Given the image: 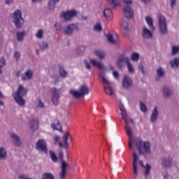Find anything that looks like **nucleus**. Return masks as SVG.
<instances>
[{
  "instance_id": "23",
  "label": "nucleus",
  "mask_w": 179,
  "mask_h": 179,
  "mask_svg": "<svg viewBox=\"0 0 179 179\" xmlns=\"http://www.w3.org/2000/svg\"><path fill=\"white\" fill-rule=\"evenodd\" d=\"M90 62L93 65V66L98 68V69H104V64L100 62H98L95 59H90Z\"/></svg>"
},
{
  "instance_id": "53",
  "label": "nucleus",
  "mask_w": 179,
  "mask_h": 179,
  "mask_svg": "<svg viewBox=\"0 0 179 179\" xmlns=\"http://www.w3.org/2000/svg\"><path fill=\"white\" fill-rule=\"evenodd\" d=\"M94 31H101V24L96 23L94 27Z\"/></svg>"
},
{
  "instance_id": "6",
  "label": "nucleus",
  "mask_w": 179,
  "mask_h": 179,
  "mask_svg": "<svg viewBox=\"0 0 179 179\" xmlns=\"http://www.w3.org/2000/svg\"><path fill=\"white\" fill-rule=\"evenodd\" d=\"M138 163L143 169L144 168L145 165L143 164V162L139 161V157L136 152H133V174L134 177L138 176Z\"/></svg>"
},
{
  "instance_id": "55",
  "label": "nucleus",
  "mask_w": 179,
  "mask_h": 179,
  "mask_svg": "<svg viewBox=\"0 0 179 179\" xmlns=\"http://www.w3.org/2000/svg\"><path fill=\"white\" fill-rule=\"evenodd\" d=\"M55 27L57 31H59V30L62 29V24H61V23L56 22L55 24Z\"/></svg>"
},
{
  "instance_id": "51",
  "label": "nucleus",
  "mask_w": 179,
  "mask_h": 179,
  "mask_svg": "<svg viewBox=\"0 0 179 179\" xmlns=\"http://www.w3.org/2000/svg\"><path fill=\"white\" fill-rule=\"evenodd\" d=\"M83 64L85 68L87 69V71H92V66L90 65V63H89L87 60H84Z\"/></svg>"
},
{
  "instance_id": "27",
  "label": "nucleus",
  "mask_w": 179,
  "mask_h": 179,
  "mask_svg": "<svg viewBox=\"0 0 179 179\" xmlns=\"http://www.w3.org/2000/svg\"><path fill=\"white\" fill-rule=\"evenodd\" d=\"M94 55L99 58V59H104L106 58V52L100 50L94 51Z\"/></svg>"
},
{
  "instance_id": "30",
  "label": "nucleus",
  "mask_w": 179,
  "mask_h": 179,
  "mask_svg": "<svg viewBox=\"0 0 179 179\" xmlns=\"http://www.w3.org/2000/svg\"><path fill=\"white\" fill-rule=\"evenodd\" d=\"M144 176L146 178L150 176V170H152V166L149 164H146L144 166Z\"/></svg>"
},
{
  "instance_id": "39",
  "label": "nucleus",
  "mask_w": 179,
  "mask_h": 179,
  "mask_svg": "<svg viewBox=\"0 0 179 179\" xmlns=\"http://www.w3.org/2000/svg\"><path fill=\"white\" fill-rule=\"evenodd\" d=\"M85 50L86 47L83 45L78 46L76 48V53L78 54V55H82L83 52H85Z\"/></svg>"
},
{
  "instance_id": "17",
  "label": "nucleus",
  "mask_w": 179,
  "mask_h": 179,
  "mask_svg": "<svg viewBox=\"0 0 179 179\" xmlns=\"http://www.w3.org/2000/svg\"><path fill=\"white\" fill-rule=\"evenodd\" d=\"M132 86V79L129 76H124L122 80V87L124 89H129Z\"/></svg>"
},
{
  "instance_id": "26",
  "label": "nucleus",
  "mask_w": 179,
  "mask_h": 179,
  "mask_svg": "<svg viewBox=\"0 0 179 179\" xmlns=\"http://www.w3.org/2000/svg\"><path fill=\"white\" fill-rule=\"evenodd\" d=\"M157 77L155 78V80L157 82H159L160 80V78H163L164 76V69L163 68L159 67L157 69Z\"/></svg>"
},
{
  "instance_id": "31",
  "label": "nucleus",
  "mask_w": 179,
  "mask_h": 179,
  "mask_svg": "<svg viewBox=\"0 0 179 179\" xmlns=\"http://www.w3.org/2000/svg\"><path fill=\"white\" fill-rule=\"evenodd\" d=\"M6 156H8V152L6 151V148L3 147L0 148V160H3L6 159Z\"/></svg>"
},
{
  "instance_id": "62",
  "label": "nucleus",
  "mask_w": 179,
  "mask_h": 179,
  "mask_svg": "<svg viewBox=\"0 0 179 179\" xmlns=\"http://www.w3.org/2000/svg\"><path fill=\"white\" fill-rule=\"evenodd\" d=\"M123 2L126 3V5H132V0H123Z\"/></svg>"
},
{
  "instance_id": "45",
  "label": "nucleus",
  "mask_w": 179,
  "mask_h": 179,
  "mask_svg": "<svg viewBox=\"0 0 179 179\" xmlns=\"http://www.w3.org/2000/svg\"><path fill=\"white\" fill-rule=\"evenodd\" d=\"M121 3V0H111L110 1V6L115 8H117V6H120Z\"/></svg>"
},
{
  "instance_id": "35",
  "label": "nucleus",
  "mask_w": 179,
  "mask_h": 179,
  "mask_svg": "<svg viewBox=\"0 0 179 179\" xmlns=\"http://www.w3.org/2000/svg\"><path fill=\"white\" fill-rule=\"evenodd\" d=\"M119 108L121 111L122 120L127 118V110H125V107L124 106V105L120 103L119 105Z\"/></svg>"
},
{
  "instance_id": "16",
  "label": "nucleus",
  "mask_w": 179,
  "mask_h": 179,
  "mask_svg": "<svg viewBox=\"0 0 179 179\" xmlns=\"http://www.w3.org/2000/svg\"><path fill=\"white\" fill-rule=\"evenodd\" d=\"M10 136L13 139V145H15L17 148H20V146H22V144L20 137H19V136L15 133H12L10 134Z\"/></svg>"
},
{
  "instance_id": "25",
  "label": "nucleus",
  "mask_w": 179,
  "mask_h": 179,
  "mask_svg": "<svg viewBox=\"0 0 179 179\" xmlns=\"http://www.w3.org/2000/svg\"><path fill=\"white\" fill-rule=\"evenodd\" d=\"M33 78V71L28 70L22 75V80H30Z\"/></svg>"
},
{
  "instance_id": "8",
  "label": "nucleus",
  "mask_w": 179,
  "mask_h": 179,
  "mask_svg": "<svg viewBox=\"0 0 179 179\" xmlns=\"http://www.w3.org/2000/svg\"><path fill=\"white\" fill-rule=\"evenodd\" d=\"M78 15V12L75 10H70L68 11H62L60 13V17L64 18V22H71L75 16Z\"/></svg>"
},
{
  "instance_id": "36",
  "label": "nucleus",
  "mask_w": 179,
  "mask_h": 179,
  "mask_svg": "<svg viewBox=\"0 0 179 179\" xmlns=\"http://www.w3.org/2000/svg\"><path fill=\"white\" fill-rule=\"evenodd\" d=\"M51 127L55 131H61L62 129V126H61V124L59 123V120H57L56 124L52 123V125H51Z\"/></svg>"
},
{
  "instance_id": "19",
  "label": "nucleus",
  "mask_w": 179,
  "mask_h": 179,
  "mask_svg": "<svg viewBox=\"0 0 179 179\" xmlns=\"http://www.w3.org/2000/svg\"><path fill=\"white\" fill-rule=\"evenodd\" d=\"M27 94V89L24 88L23 85H20L17 92L13 94L14 96H20L21 97H24Z\"/></svg>"
},
{
  "instance_id": "61",
  "label": "nucleus",
  "mask_w": 179,
  "mask_h": 179,
  "mask_svg": "<svg viewBox=\"0 0 179 179\" xmlns=\"http://www.w3.org/2000/svg\"><path fill=\"white\" fill-rule=\"evenodd\" d=\"M162 176L164 177V179H169V173L167 172H163Z\"/></svg>"
},
{
  "instance_id": "7",
  "label": "nucleus",
  "mask_w": 179,
  "mask_h": 179,
  "mask_svg": "<svg viewBox=\"0 0 179 179\" xmlns=\"http://www.w3.org/2000/svg\"><path fill=\"white\" fill-rule=\"evenodd\" d=\"M158 20L159 32L161 33V34H167V33H169V31L167 29V22H166V17H164V16L162 15H159L158 16Z\"/></svg>"
},
{
  "instance_id": "59",
  "label": "nucleus",
  "mask_w": 179,
  "mask_h": 179,
  "mask_svg": "<svg viewBox=\"0 0 179 179\" xmlns=\"http://www.w3.org/2000/svg\"><path fill=\"white\" fill-rule=\"evenodd\" d=\"M113 75L115 79H120V74L117 71H113Z\"/></svg>"
},
{
  "instance_id": "2",
  "label": "nucleus",
  "mask_w": 179,
  "mask_h": 179,
  "mask_svg": "<svg viewBox=\"0 0 179 179\" xmlns=\"http://www.w3.org/2000/svg\"><path fill=\"white\" fill-rule=\"evenodd\" d=\"M12 22L14 23L15 27L17 29H21L23 26L24 20L23 17H22V11L20 10H16L14 13L11 15Z\"/></svg>"
},
{
  "instance_id": "11",
  "label": "nucleus",
  "mask_w": 179,
  "mask_h": 179,
  "mask_svg": "<svg viewBox=\"0 0 179 179\" xmlns=\"http://www.w3.org/2000/svg\"><path fill=\"white\" fill-rule=\"evenodd\" d=\"M128 61H129V58L124 55V54H122L117 59L116 62V65L118 66L119 69H122L124 68V62H125L127 64L128 63Z\"/></svg>"
},
{
  "instance_id": "22",
  "label": "nucleus",
  "mask_w": 179,
  "mask_h": 179,
  "mask_svg": "<svg viewBox=\"0 0 179 179\" xmlns=\"http://www.w3.org/2000/svg\"><path fill=\"white\" fill-rule=\"evenodd\" d=\"M159 117V110H157V106L154 107L151 113L150 121L151 122H156L157 117Z\"/></svg>"
},
{
  "instance_id": "4",
  "label": "nucleus",
  "mask_w": 179,
  "mask_h": 179,
  "mask_svg": "<svg viewBox=\"0 0 179 179\" xmlns=\"http://www.w3.org/2000/svg\"><path fill=\"white\" fill-rule=\"evenodd\" d=\"M99 78L102 80L103 84L104 85V92L108 96H114V90L112 87H108L110 86V81L106 78V75L103 72L99 73Z\"/></svg>"
},
{
  "instance_id": "5",
  "label": "nucleus",
  "mask_w": 179,
  "mask_h": 179,
  "mask_svg": "<svg viewBox=\"0 0 179 179\" xmlns=\"http://www.w3.org/2000/svg\"><path fill=\"white\" fill-rule=\"evenodd\" d=\"M123 120L126 124L125 131H126L127 135L129 136V150H134V136H133L132 130L131 129V127L128 124H129V121L128 120V119L127 117Z\"/></svg>"
},
{
  "instance_id": "37",
  "label": "nucleus",
  "mask_w": 179,
  "mask_h": 179,
  "mask_svg": "<svg viewBox=\"0 0 179 179\" xmlns=\"http://www.w3.org/2000/svg\"><path fill=\"white\" fill-rule=\"evenodd\" d=\"M59 76H61V78H63L64 79L68 77V71H66V70H65V69H64L63 67H59Z\"/></svg>"
},
{
  "instance_id": "21",
  "label": "nucleus",
  "mask_w": 179,
  "mask_h": 179,
  "mask_svg": "<svg viewBox=\"0 0 179 179\" xmlns=\"http://www.w3.org/2000/svg\"><path fill=\"white\" fill-rule=\"evenodd\" d=\"M103 16L106 20H111L113 19V11L110 8H105L103 10Z\"/></svg>"
},
{
  "instance_id": "9",
  "label": "nucleus",
  "mask_w": 179,
  "mask_h": 179,
  "mask_svg": "<svg viewBox=\"0 0 179 179\" xmlns=\"http://www.w3.org/2000/svg\"><path fill=\"white\" fill-rule=\"evenodd\" d=\"M75 31H79V26L77 24H70L64 29L66 36H72Z\"/></svg>"
},
{
  "instance_id": "18",
  "label": "nucleus",
  "mask_w": 179,
  "mask_h": 179,
  "mask_svg": "<svg viewBox=\"0 0 179 179\" xmlns=\"http://www.w3.org/2000/svg\"><path fill=\"white\" fill-rule=\"evenodd\" d=\"M13 97L19 107H24V106H26V101L23 99V96L13 95Z\"/></svg>"
},
{
  "instance_id": "42",
  "label": "nucleus",
  "mask_w": 179,
  "mask_h": 179,
  "mask_svg": "<svg viewBox=\"0 0 179 179\" xmlns=\"http://www.w3.org/2000/svg\"><path fill=\"white\" fill-rule=\"evenodd\" d=\"M139 57H140L139 53L133 52V53H131V59L134 62H138V61H139Z\"/></svg>"
},
{
  "instance_id": "41",
  "label": "nucleus",
  "mask_w": 179,
  "mask_h": 179,
  "mask_svg": "<svg viewBox=\"0 0 179 179\" xmlns=\"http://www.w3.org/2000/svg\"><path fill=\"white\" fill-rule=\"evenodd\" d=\"M42 179H55V177L51 173H44L42 174Z\"/></svg>"
},
{
  "instance_id": "1",
  "label": "nucleus",
  "mask_w": 179,
  "mask_h": 179,
  "mask_svg": "<svg viewBox=\"0 0 179 179\" xmlns=\"http://www.w3.org/2000/svg\"><path fill=\"white\" fill-rule=\"evenodd\" d=\"M135 145L138 150L139 155L145 156V153L147 155H150V153H152V151L150 150V143H149V142L145 141L143 144L142 138L138 137L135 139ZM142 148H143L145 152L142 150Z\"/></svg>"
},
{
  "instance_id": "13",
  "label": "nucleus",
  "mask_w": 179,
  "mask_h": 179,
  "mask_svg": "<svg viewBox=\"0 0 179 179\" xmlns=\"http://www.w3.org/2000/svg\"><path fill=\"white\" fill-rule=\"evenodd\" d=\"M59 90H57V88H53L52 90V103L54 106H58V100L59 99Z\"/></svg>"
},
{
  "instance_id": "56",
  "label": "nucleus",
  "mask_w": 179,
  "mask_h": 179,
  "mask_svg": "<svg viewBox=\"0 0 179 179\" xmlns=\"http://www.w3.org/2000/svg\"><path fill=\"white\" fill-rule=\"evenodd\" d=\"M122 27L126 31H128L129 28H128V22L123 21L122 23Z\"/></svg>"
},
{
  "instance_id": "20",
  "label": "nucleus",
  "mask_w": 179,
  "mask_h": 179,
  "mask_svg": "<svg viewBox=\"0 0 179 179\" xmlns=\"http://www.w3.org/2000/svg\"><path fill=\"white\" fill-rule=\"evenodd\" d=\"M124 15L127 19H129L134 16V11L132 10V8H131V6H125L124 7Z\"/></svg>"
},
{
  "instance_id": "32",
  "label": "nucleus",
  "mask_w": 179,
  "mask_h": 179,
  "mask_svg": "<svg viewBox=\"0 0 179 179\" xmlns=\"http://www.w3.org/2000/svg\"><path fill=\"white\" fill-rule=\"evenodd\" d=\"M31 131H37L38 129V122L36 120H32L30 122Z\"/></svg>"
},
{
  "instance_id": "63",
  "label": "nucleus",
  "mask_w": 179,
  "mask_h": 179,
  "mask_svg": "<svg viewBox=\"0 0 179 179\" xmlns=\"http://www.w3.org/2000/svg\"><path fill=\"white\" fill-rule=\"evenodd\" d=\"M6 5H10V3H13V0H5Z\"/></svg>"
},
{
  "instance_id": "10",
  "label": "nucleus",
  "mask_w": 179,
  "mask_h": 179,
  "mask_svg": "<svg viewBox=\"0 0 179 179\" xmlns=\"http://www.w3.org/2000/svg\"><path fill=\"white\" fill-rule=\"evenodd\" d=\"M36 149L38 152H43V153H48V148H47V143L43 139L38 140L36 143Z\"/></svg>"
},
{
  "instance_id": "15",
  "label": "nucleus",
  "mask_w": 179,
  "mask_h": 179,
  "mask_svg": "<svg viewBox=\"0 0 179 179\" xmlns=\"http://www.w3.org/2000/svg\"><path fill=\"white\" fill-rule=\"evenodd\" d=\"M70 166L69 164L65 161H62L61 162L60 166V173L59 176L65 177L66 176V171L69 169Z\"/></svg>"
},
{
  "instance_id": "33",
  "label": "nucleus",
  "mask_w": 179,
  "mask_h": 179,
  "mask_svg": "<svg viewBox=\"0 0 179 179\" xmlns=\"http://www.w3.org/2000/svg\"><path fill=\"white\" fill-rule=\"evenodd\" d=\"M145 21L148 25L149 26L150 29L152 30V31H155V26L153 25V19L150 17H146Z\"/></svg>"
},
{
  "instance_id": "34",
  "label": "nucleus",
  "mask_w": 179,
  "mask_h": 179,
  "mask_svg": "<svg viewBox=\"0 0 179 179\" xmlns=\"http://www.w3.org/2000/svg\"><path fill=\"white\" fill-rule=\"evenodd\" d=\"M126 65L127 66L129 73L131 75L135 73V69H134V66L132 65V64H131V61L129 59L127 60V63Z\"/></svg>"
},
{
  "instance_id": "57",
  "label": "nucleus",
  "mask_w": 179,
  "mask_h": 179,
  "mask_svg": "<svg viewBox=\"0 0 179 179\" xmlns=\"http://www.w3.org/2000/svg\"><path fill=\"white\" fill-rule=\"evenodd\" d=\"M138 71H140V72H141L143 73V75H145V70H144V67H143V65L142 64V63H141L138 65Z\"/></svg>"
},
{
  "instance_id": "50",
  "label": "nucleus",
  "mask_w": 179,
  "mask_h": 179,
  "mask_svg": "<svg viewBox=\"0 0 179 179\" xmlns=\"http://www.w3.org/2000/svg\"><path fill=\"white\" fill-rule=\"evenodd\" d=\"M5 66V59L3 57H1L0 59V75L2 73V68Z\"/></svg>"
},
{
  "instance_id": "48",
  "label": "nucleus",
  "mask_w": 179,
  "mask_h": 179,
  "mask_svg": "<svg viewBox=\"0 0 179 179\" xmlns=\"http://www.w3.org/2000/svg\"><path fill=\"white\" fill-rule=\"evenodd\" d=\"M36 36L37 38H40V39L43 38L44 36V31H43V29L38 30V31L36 34Z\"/></svg>"
},
{
  "instance_id": "12",
  "label": "nucleus",
  "mask_w": 179,
  "mask_h": 179,
  "mask_svg": "<svg viewBox=\"0 0 179 179\" xmlns=\"http://www.w3.org/2000/svg\"><path fill=\"white\" fill-rule=\"evenodd\" d=\"M171 164H173V158L170 156H166L162 157V166L164 169H169L171 167Z\"/></svg>"
},
{
  "instance_id": "64",
  "label": "nucleus",
  "mask_w": 179,
  "mask_h": 179,
  "mask_svg": "<svg viewBox=\"0 0 179 179\" xmlns=\"http://www.w3.org/2000/svg\"><path fill=\"white\" fill-rule=\"evenodd\" d=\"M59 141H61V137H59V136H55V142H59Z\"/></svg>"
},
{
  "instance_id": "49",
  "label": "nucleus",
  "mask_w": 179,
  "mask_h": 179,
  "mask_svg": "<svg viewBox=\"0 0 179 179\" xmlns=\"http://www.w3.org/2000/svg\"><path fill=\"white\" fill-rule=\"evenodd\" d=\"M15 61H19V59H20V52L17 51V50H15L14 51V55H13Z\"/></svg>"
},
{
  "instance_id": "58",
  "label": "nucleus",
  "mask_w": 179,
  "mask_h": 179,
  "mask_svg": "<svg viewBox=\"0 0 179 179\" xmlns=\"http://www.w3.org/2000/svg\"><path fill=\"white\" fill-rule=\"evenodd\" d=\"M59 159L60 162H65L64 160V152H59Z\"/></svg>"
},
{
  "instance_id": "40",
  "label": "nucleus",
  "mask_w": 179,
  "mask_h": 179,
  "mask_svg": "<svg viewBox=\"0 0 179 179\" xmlns=\"http://www.w3.org/2000/svg\"><path fill=\"white\" fill-rule=\"evenodd\" d=\"M49 154H50V157L51 160L54 163H57V162H58V157H57V155H55V152L50 150V151H49Z\"/></svg>"
},
{
  "instance_id": "44",
  "label": "nucleus",
  "mask_w": 179,
  "mask_h": 179,
  "mask_svg": "<svg viewBox=\"0 0 179 179\" xmlns=\"http://www.w3.org/2000/svg\"><path fill=\"white\" fill-rule=\"evenodd\" d=\"M16 37L17 41H23V38H24V31L22 32H17L16 33Z\"/></svg>"
},
{
  "instance_id": "43",
  "label": "nucleus",
  "mask_w": 179,
  "mask_h": 179,
  "mask_svg": "<svg viewBox=\"0 0 179 179\" xmlns=\"http://www.w3.org/2000/svg\"><path fill=\"white\" fill-rule=\"evenodd\" d=\"M48 47H49V45H48V43L47 42L43 41L39 43V48L41 51H45V50H47Z\"/></svg>"
},
{
  "instance_id": "52",
  "label": "nucleus",
  "mask_w": 179,
  "mask_h": 179,
  "mask_svg": "<svg viewBox=\"0 0 179 179\" xmlns=\"http://www.w3.org/2000/svg\"><path fill=\"white\" fill-rule=\"evenodd\" d=\"M52 79L55 80V83H59V76L57 74H52L51 75Z\"/></svg>"
},
{
  "instance_id": "28",
  "label": "nucleus",
  "mask_w": 179,
  "mask_h": 179,
  "mask_svg": "<svg viewBox=\"0 0 179 179\" xmlns=\"http://www.w3.org/2000/svg\"><path fill=\"white\" fill-rule=\"evenodd\" d=\"M61 0H49L48 2V7L50 10H54L55 9V5L58 3Z\"/></svg>"
},
{
  "instance_id": "24",
  "label": "nucleus",
  "mask_w": 179,
  "mask_h": 179,
  "mask_svg": "<svg viewBox=\"0 0 179 179\" xmlns=\"http://www.w3.org/2000/svg\"><path fill=\"white\" fill-rule=\"evenodd\" d=\"M106 38L111 44H117V43H118V39H117V36L115 34H108L106 35Z\"/></svg>"
},
{
  "instance_id": "14",
  "label": "nucleus",
  "mask_w": 179,
  "mask_h": 179,
  "mask_svg": "<svg viewBox=\"0 0 179 179\" xmlns=\"http://www.w3.org/2000/svg\"><path fill=\"white\" fill-rule=\"evenodd\" d=\"M141 36L144 40H149L153 37V34L148 27H143Z\"/></svg>"
},
{
  "instance_id": "46",
  "label": "nucleus",
  "mask_w": 179,
  "mask_h": 179,
  "mask_svg": "<svg viewBox=\"0 0 179 179\" xmlns=\"http://www.w3.org/2000/svg\"><path fill=\"white\" fill-rule=\"evenodd\" d=\"M69 139V131H66L63 136V141L64 145H68Z\"/></svg>"
},
{
  "instance_id": "29",
  "label": "nucleus",
  "mask_w": 179,
  "mask_h": 179,
  "mask_svg": "<svg viewBox=\"0 0 179 179\" xmlns=\"http://www.w3.org/2000/svg\"><path fill=\"white\" fill-rule=\"evenodd\" d=\"M162 93L164 99H169V97L171 96V90L170 88H169V87H164Z\"/></svg>"
},
{
  "instance_id": "3",
  "label": "nucleus",
  "mask_w": 179,
  "mask_h": 179,
  "mask_svg": "<svg viewBox=\"0 0 179 179\" xmlns=\"http://www.w3.org/2000/svg\"><path fill=\"white\" fill-rule=\"evenodd\" d=\"M79 90L80 91L78 92L71 90L70 93L72 94L73 97H75V99H79V97H85V96L89 94V92H90V90L87 85H81Z\"/></svg>"
},
{
  "instance_id": "54",
  "label": "nucleus",
  "mask_w": 179,
  "mask_h": 179,
  "mask_svg": "<svg viewBox=\"0 0 179 179\" xmlns=\"http://www.w3.org/2000/svg\"><path fill=\"white\" fill-rule=\"evenodd\" d=\"M179 51V46H173L172 47V55H176Z\"/></svg>"
},
{
  "instance_id": "38",
  "label": "nucleus",
  "mask_w": 179,
  "mask_h": 179,
  "mask_svg": "<svg viewBox=\"0 0 179 179\" xmlns=\"http://www.w3.org/2000/svg\"><path fill=\"white\" fill-rule=\"evenodd\" d=\"M171 68H178L179 66V57L173 59L170 62Z\"/></svg>"
},
{
  "instance_id": "60",
  "label": "nucleus",
  "mask_w": 179,
  "mask_h": 179,
  "mask_svg": "<svg viewBox=\"0 0 179 179\" xmlns=\"http://www.w3.org/2000/svg\"><path fill=\"white\" fill-rule=\"evenodd\" d=\"M177 3V0H171V8H174Z\"/></svg>"
},
{
  "instance_id": "47",
  "label": "nucleus",
  "mask_w": 179,
  "mask_h": 179,
  "mask_svg": "<svg viewBox=\"0 0 179 179\" xmlns=\"http://www.w3.org/2000/svg\"><path fill=\"white\" fill-rule=\"evenodd\" d=\"M140 110L142 113H146L148 111V107L142 101L140 102Z\"/></svg>"
}]
</instances>
